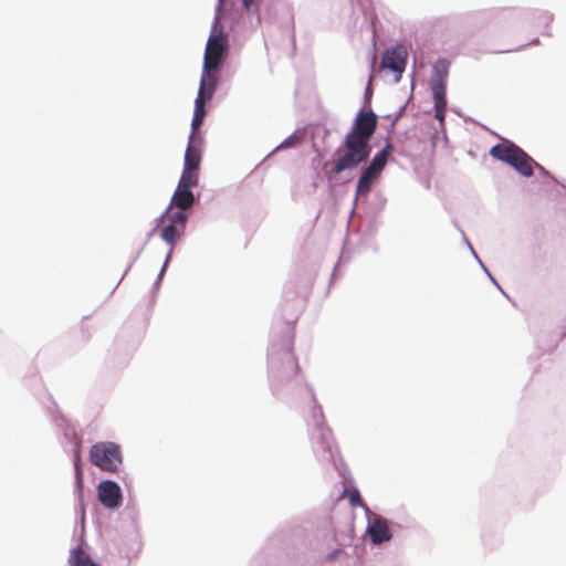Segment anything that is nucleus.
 <instances>
[{
    "label": "nucleus",
    "mask_w": 566,
    "mask_h": 566,
    "mask_svg": "<svg viewBox=\"0 0 566 566\" xmlns=\"http://www.w3.org/2000/svg\"><path fill=\"white\" fill-rule=\"evenodd\" d=\"M377 123L378 116L371 108L366 111L361 107L357 112L349 132L336 150V154L343 150L344 153L326 172L328 180L345 170L357 168L369 158L371 154L370 140L377 129Z\"/></svg>",
    "instance_id": "1"
},
{
    "label": "nucleus",
    "mask_w": 566,
    "mask_h": 566,
    "mask_svg": "<svg viewBox=\"0 0 566 566\" xmlns=\"http://www.w3.org/2000/svg\"><path fill=\"white\" fill-rule=\"evenodd\" d=\"M294 331L289 322L280 338L273 339L268 353L270 386L273 395H279L289 381L298 373L300 366L294 352Z\"/></svg>",
    "instance_id": "2"
},
{
    "label": "nucleus",
    "mask_w": 566,
    "mask_h": 566,
    "mask_svg": "<svg viewBox=\"0 0 566 566\" xmlns=\"http://www.w3.org/2000/svg\"><path fill=\"white\" fill-rule=\"evenodd\" d=\"M217 1L202 63L212 66V72L220 73L229 56V34L221 20L229 13L233 3L231 0Z\"/></svg>",
    "instance_id": "3"
},
{
    "label": "nucleus",
    "mask_w": 566,
    "mask_h": 566,
    "mask_svg": "<svg viewBox=\"0 0 566 566\" xmlns=\"http://www.w3.org/2000/svg\"><path fill=\"white\" fill-rule=\"evenodd\" d=\"M310 392L313 402L310 420V436L313 450L322 462L332 463L337 469L338 451L333 439L332 430L326 423L323 408L317 401L316 395L311 387Z\"/></svg>",
    "instance_id": "4"
},
{
    "label": "nucleus",
    "mask_w": 566,
    "mask_h": 566,
    "mask_svg": "<svg viewBox=\"0 0 566 566\" xmlns=\"http://www.w3.org/2000/svg\"><path fill=\"white\" fill-rule=\"evenodd\" d=\"M90 462L103 472L118 473L124 463L120 444L114 441H98L88 450Z\"/></svg>",
    "instance_id": "5"
},
{
    "label": "nucleus",
    "mask_w": 566,
    "mask_h": 566,
    "mask_svg": "<svg viewBox=\"0 0 566 566\" xmlns=\"http://www.w3.org/2000/svg\"><path fill=\"white\" fill-rule=\"evenodd\" d=\"M408 62V52L403 44L396 43L385 49L380 60V69L395 75V83L401 81Z\"/></svg>",
    "instance_id": "6"
},
{
    "label": "nucleus",
    "mask_w": 566,
    "mask_h": 566,
    "mask_svg": "<svg viewBox=\"0 0 566 566\" xmlns=\"http://www.w3.org/2000/svg\"><path fill=\"white\" fill-rule=\"evenodd\" d=\"M386 163L374 155L370 161L361 168L356 184V193L354 199L355 205L359 196L368 195L373 185L377 181L386 168Z\"/></svg>",
    "instance_id": "7"
},
{
    "label": "nucleus",
    "mask_w": 566,
    "mask_h": 566,
    "mask_svg": "<svg viewBox=\"0 0 566 566\" xmlns=\"http://www.w3.org/2000/svg\"><path fill=\"white\" fill-rule=\"evenodd\" d=\"M97 500L103 507L115 511L123 504V491L117 481L105 479L96 486Z\"/></svg>",
    "instance_id": "8"
},
{
    "label": "nucleus",
    "mask_w": 566,
    "mask_h": 566,
    "mask_svg": "<svg viewBox=\"0 0 566 566\" xmlns=\"http://www.w3.org/2000/svg\"><path fill=\"white\" fill-rule=\"evenodd\" d=\"M202 144L203 138L201 134H193V132H190L181 174L199 176L202 158Z\"/></svg>",
    "instance_id": "9"
},
{
    "label": "nucleus",
    "mask_w": 566,
    "mask_h": 566,
    "mask_svg": "<svg viewBox=\"0 0 566 566\" xmlns=\"http://www.w3.org/2000/svg\"><path fill=\"white\" fill-rule=\"evenodd\" d=\"M367 518L366 533L374 546H381L392 539L389 520L381 515L373 514Z\"/></svg>",
    "instance_id": "10"
},
{
    "label": "nucleus",
    "mask_w": 566,
    "mask_h": 566,
    "mask_svg": "<svg viewBox=\"0 0 566 566\" xmlns=\"http://www.w3.org/2000/svg\"><path fill=\"white\" fill-rule=\"evenodd\" d=\"M450 61L440 57L432 65L430 90L432 95L447 94V77L449 75Z\"/></svg>",
    "instance_id": "11"
},
{
    "label": "nucleus",
    "mask_w": 566,
    "mask_h": 566,
    "mask_svg": "<svg viewBox=\"0 0 566 566\" xmlns=\"http://www.w3.org/2000/svg\"><path fill=\"white\" fill-rule=\"evenodd\" d=\"M219 74L212 72V66L202 63L197 96L203 97L206 102H210L219 86Z\"/></svg>",
    "instance_id": "12"
},
{
    "label": "nucleus",
    "mask_w": 566,
    "mask_h": 566,
    "mask_svg": "<svg viewBox=\"0 0 566 566\" xmlns=\"http://www.w3.org/2000/svg\"><path fill=\"white\" fill-rule=\"evenodd\" d=\"M522 154V148L512 140L505 139L502 143H497L490 149V155L507 166L512 163L514 157Z\"/></svg>",
    "instance_id": "13"
},
{
    "label": "nucleus",
    "mask_w": 566,
    "mask_h": 566,
    "mask_svg": "<svg viewBox=\"0 0 566 566\" xmlns=\"http://www.w3.org/2000/svg\"><path fill=\"white\" fill-rule=\"evenodd\" d=\"M73 468L75 495L77 497L78 506L81 507V511L84 514V475L81 461V449L78 443L75 444L74 449Z\"/></svg>",
    "instance_id": "14"
},
{
    "label": "nucleus",
    "mask_w": 566,
    "mask_h": 566,
    "mask_svg": "<svg viewBox=\"0 0 566 566\" xmlns=\"http://www.w3.org/2000/svg\"><path fill=\"white\" fill-rule=\"evenodd\" d=\"M200 201V195L195 193L193 189L188 190H175L171 199L170 206H175L176 208H185L189 209L197 206Z\"/></svg>",
    "instance_id": "15"
},
{
    "label": "nucleus",
    "mask_w": 566,
    "mask_h": 566,
    "mask_svg": "<svg viewBox=\"0 0 566 566\" xmlns=\"http://www.w3.org/2000/svg\"><path fill=\"white\" fill-rule=\"evenodd\" d=\"M535 160L522 149V154L514 157L510 167H512L521 176L530 178L533 176V166Z\"/></svg>",
    "instance_id": "16"
},
{
    "label": "nucleus",
    "mask_w": 566,
    "mask_h": 566,
    "mask_svg": "<svg viewBox=\"0 0 566 566\" xmlns=\"http://www.w3.org/2000/svg\"><path fill=\"white\" fill-rule=\"evenodd\" d=\"M304 139L305 133L301 132L300 128L295 129L291 135L283 139L271 153H269L265 159L270 158L276 151L297 147L303 143Z\"/></svg>",
    "instance_id": "17"
},
{
    "label": "nucleus",
    "mask_w": 566,
    "mask_h": 566,
    "mask_svg": "<svg viewBox=\"0 0 566 566\" xmlns=\"http://www.w3.org/2000/svg\"><path fill=\"white\" fill-rule=\"evenodd\" d=\"M461 231V234H462V238H463V241L465 242L467 247L469 248V250L471 251V254L472 256L475 259V261L479 263V265L481 266L482 271L486 274V276L489 277V280L492 282L493 285H495L497 287V290L509 298V295L505 293V291L501 287V285L499 284L497 280L493 276V274L489 271L488 266L483 263V261L480 259L479 254L476 253V251L474 250L473 245L471 244V242L469 241L468 237L465 235L464 231L463 230H460Z\"/></svg>",
    "instance_id": "18"
},
{
    "label": "nucleus",
    "mask_w": 566,
    "mask_h": 566,
    "mask_svg": "<svg viewBox=\"0 0 566 566\" xmlns=\"http://www.w3.org/2000/svg\"><path fill=\"white\" fill-rule=\"evenodd\" d=\"M185 233V230H180L178 228V224H172L168 222L160 229V238L163 241H165L168 245L175 248L179 238Z\"/></svg>",
    "instance_id": "19"
},
{
    "label": "nucleus",
    "mask_w": 566,
    "mask_h": 566,
    "mask_svg": "<svg viewBox=\"0 0 566 566\" xmlns=\"http://www.w3.org/2000/svg\"><path fill=\"white\" fill-rule=\"evenodd\" d=\"M69 563L71 566H101L87 554L83 553L80 546H75L70 551Z\"/></svg>",
    "instance_id": "20"
},
{
    "label": "nucleus",
    "mask_w": 566,
    "mask_h": 566,
    "mask_svg": "<svg viewBox=\"0 0 566 566\" xmlns=\"http://www.w3.org/2000/svg\"><path fill=\"white\" fill-rule=\"evenodd\" d=\"M69 563L71 566H101L87 554L83 553L80 546H75L70 551Z\"/></svg>",
    "instance_id": "21"
},
{
    "label": "nucleus",
    "mask_w": 566,
    "mask_h": 566,
    "mask_svg": "<svg viewBox=\"0 0 566 566\" xmlns=\"http://www.w3.org/2000/svg\"><path fill=\"white\" fill-rule=\"evenodd\" d=\"M205 102L203 97L200 96H197L195 99L193 115L191 119V132H193V134H197L196 129L203 123L207 116L208 111L203 105Z\"/></svg>",
    "instance_id": "22"
},
{
    "label": "nucleus",
    "mask_w": 566,
    "mask_h": 566,
    "mask_svg": "<svg viewBox=\"0 0 566 566\" xmlns=\"http://www.w3.org/2000/svg\"><path fill=\"white\" fill-rule=\"evenodd\" d=\"M432 99H433L434 118L440 123L441 126H443L444 120H446L447 105H448L447 94L432 95Z\"/></svg>",
    "instance_id": "23"
},
{
    "label": "nucleus",
    "mask_w": 566,
    "mask_h": 566,
    "mask_svg": "<svg viewBox=\"0 0 566 566\" xmlns=\"http://www.w3.org/2000/svg\"><path fill=\"white\" fill-rule=\"evenodd\" d=\"M191 212L185 208H177L175 211H169V222L178 224L179 231L186 230L187 222Z\"/></svg>",
    "instance_id": "24"
},
{
    "label": "nucleus",
    "mask_w": 566,
    "mask_h": 566,
    "mask_svg": "<svg viewBox=\"0 0 566 566\" xmlns=\"http://www.w3.org/2000/svg\"><path fill=\"white\" fill-rule=\"evenodd\" d=\"M348 503L352 507H361L365 512V516L368 517L371 515V511L367 506V504L363 501L360 491L354 486L348 491L347 494Z\"/></svg>",
    "instance_id": "25"
},
{
    "label": "nucleus",
    "mask_w": 566,
    "mask_h": 566,
    "mask_svg": "<svg viewBox=\"0 0 566 566\" xmlns=\"http://www.w3.org/2000/svg\"><path fill=\"white\" fill-rule=\"evenodd\" d=\"M199 184V176L181 174L176 190L193 189Z\"/></svg>",
    "instance_id": "26"
},
{
    "label": "nucleus",
    "mask_w": 566,
    "mask_h": 566,
    "mask_svg": "<svg viewBox=\"0 0 566 566\" xmlns=\"http://www.w3.org/2000/svg\"><path fill=\"white\" fill-rule=\"evenodd\" d=\"M242 7L249 15H256L258 23H261L260 8L263 0H241Z\"/></svg>",
    "instance_id": "27"
},
{
    "label": "nucleus",
    "mask_w": 566,
    "mask_h": 566,
    "mask_svg": "<svg viewBox=\"0 0 566 566\" xmlns=\"http://www.w3.org/2000/svg\"><path fill=\"white\" fill-rule=\"evenodd\" d=\"M394 149H395V147L390 140V137H387L385 145L382 146V148L379 151H377L375 154V156L387 164L390 155L394 153Z\"/></svg>",
    "instance_id": "28"
},
{
    "label": "nucleus",
    "mask_w": 566,
    "mask_h": 566,
    "mask_svg": "<svg viewBox=\"0 0 566 566\" xmlns=\"http://www.w3.org/2000/svg\"><path fill=\"white\" fill-rule=\"evenodd\" d=\"M347 556L348 555L344 548L336 547L325 555L324 560L326 563H332V562L338 560L340 558H346Z\"/></svg>",
    "instance_id": "29"
},
{
    "label": "nucleus",
    "mask_w": 566,
    "mask_h": 566,
    "mask_svg": "<svg viewBox=\"0 0 566 566\" xmlns=\"http://www.w3.org/2000/svg\"><path fill=\"white\" fill-rule=\"evenodd\" d=\"M534 17L538 19V23L547 27L554 19L553 13L548 11H535Z\"/></svg>",
    "instance_id": "30"
},
{
    "label": "nucleus",
    "mask_w": 566,
    "mask_h": 566,
    "mask_svg": "<svg viewBox=\"0 0 566 566\" xmlns=\"http://www.w3.org/2000/svg\"><path fill=\"white\" fill-rule=\"evenodd\" d=\"M365 19L367 21V29L370 31L371 33V39H373V42L376 41L377 39V30H376V15L375 14H371L370 17L367 15V13L365 12Z\"/></svg>",
    "instance_id": "31"
},
{
    "label": "nucleus",
    "mask_w": 566,
    "mask_h": 566,
    "mask_svg": "<svg viewBox=\"0 0 566 566\" xmlns=\"http://www.w3.org/2000/svg\"><path fill=\"white\" fill-rule=\"evenodd\" d=\"M387 199L382 196H378L375 201L373 202L374 210L376 214H379L386 206Z\"/></svg>",
    "instance_id": "32"
},
{
    "label": "nucleus",
    "mask_w": 566,
    "mask_h": 566,
    "mask_svg": "<svg viewBox=\"0 0 566 566\" xmlns=\"http://www.w3.org/2000/svg\"><path fill=\"white\" fill-rule=\"evenodd\" d=\"M406 107H407V103H405L402 106H400L398 108V111L392 115V120H391V124H390V127H391V132L394 130V127L396 125V123L402 117V115L405 114L406 112Z\"/></svg>",
    "instance_id": "33"
},
{
    "label": "nucleus",
    "mask_w": 566,
    "mask_h": 566,
    "mask_svg": "<svg viewBox=\"0 0 566 566\" xmlns=\"http://www.w3.org/2000/svg\"><path fill=\"white\" fill-rule=\"evenodd\" d=\"M167 269H164L163 266L159 270V273L157 274V277L154 282V291L157 292L160 289L161 282L164 280V276L166 274Z\"/></svg>",
    "instance_id": "34"
},
{
    "label": "nucleus",
    "mask_w": 566,
    "mask_h": 566,
    "mask_svg": "<svg viewBox=\"0 0 566 566\" xmlns=\"http://www.w3.org/2000/svg\"><path fill=\"white\" fill-rule=\"evenodd\" d=\"M534 167L537 168L541 176L548 177V178H552L553 180H555V178L551 175V172L547 169H545L542 165H539L538 163L535 161Z\"/></svg>",
    "instance_id": "35"
},
{
    "label": "nucleus",
    "mask_w": 566,
    "mask_h": 566,
    "mask_svg": "<svg viewBox=\"0 0 566 566\" xmlns=\"http://www.w3.org/2000/svg\"><path fill=\"white\" fill-rule=\"evenodd\" d=\"M390 523V530L392 532V536L397 533H400L403 531V525L398 523V522H395V521H389Z\"/></svg>",
    "instance_id": "36"
},
{
    "label": "nucleus",
    "mask_w": 566,
    "mask_h": 566,
    "mask_svg": "<svg viewBox=\"0 0 566 566\" xmlns=\"http://www.w3.org/2000/svg\"><path fill=\"white\" fill-rule=\"evenodd\" d=\"M125 511H130L129 516H130L133 523L136 524L137 518H138V512L135 509V506H130L129 504H127L125 507Z\"/></svg>",
    "instance_id": "37"
},
{
    "label": "nucleus",
    "mask_w": 566,
    "mask_h": 566,
    "mask_svg": "<svg viewBox=\"0 0 566 566\" xmlns=\"http://www.w3.org/2000/svg\"><path fill=\"white\" fill-rule=\"evenodd\" d=\"M170 203L168 207L164 210V212L157 218V224L159 226L160 222H163L165 219L169 220V211L171 210Z\"/></svg>",
    "instance_id": "38"
},
{
    "label": "nucleus",
    "mask_w": 566,
    "mask_h": 566,
    "mask_svg": "<svg viewBox=\"0 0 566 566\" xmlns=\"http://www.w3.org/2000/svg\"><path fill=\"white\" fill-rule=\"evenodd\" d=\"M174 250H175V248H172V247H170V249L168 250V252H167V254L165 256L164 263L161 265L164 269H168V265H169V263L171 261V258H172Z\"/></svg>",
    "instance_id": "39"
},
{
    "label": "nucleus",
    "mask_w": 566,
    "mask_h": 566,
    "mask_svg": "<svg viewBox=\"0 0 566 566\" xmlns=\"http://www.w3.org/2000/svg\"><path fill=\"white\" fill-rule=\"evenodd\" d=\"M373 96V90L369 87V85L366 86L364 92V99L366 103H368L371 99Z\"/></svg>",
    "instance_id": "40"
},
{
    "label": "nucleus",
    "mask_w": 566,
    "mask_h": 566,
    "mask_svg": "<svg viewBox=\"0 0 566 566\" xmlns=\"http://www.w3.org/2000/svg\"><path fill=\"white\" fill-rule=\"evenodd\" d=\"M136 259H134L130 264L127 266V269L125 270L124 272V275L120 277V280L117 282L116 286L112 290L111 293H114V291L117 289V286L120 284V282L123 281L124 276L128 273V271L130 270V268L133 266L134 262H135Z\"/></svg>",
    "instance_id": "41"
},
{
    "label": "nucleus",
    "mask_w": 566,
    "mask_h": 566,
    "mask_svg": "<svg viewBox=\"0 0 566 566\" xmlns=\"http://www.w3.org/2000/svg\"><path fill=\"white\" fill-rule=\"evenodd\" d=\"M538 43H539L538 38H534V39H533V40H531L528 43L523 44V45H520V46H517L515 50H520L521 48H524V46H527V45H534V44H538Z\"/></svg>",
    "instance_id": "42"
},
{
    "label": "nucleus",
    "mask_w": 566,
    "mask_h": 566,
    "mask_svg": "<svg viewBox=\"0 0 566 566\" xmlns=\"http://www.w3.org/2000/svg\"><path fill=\"white\" fill-rule=\"evenodd\" d=\"M337 268H338V264H336V265L334 266L333 273H332V275H331L329 285H332V284H333V282L336 280V275H337Z\"/></svg>",
    "instance_id": "43"
},
{
    "label": "nucleus",
    "mask_w": 566,
    "mask_h": 566,
    "mask_svg": "<svg viewBox=\"0 0 566 566\" xmlns=\"http://www.w3.org/2000/svg\"><path fill=\"white\" fill-rule=\"evenodd\" d=\"M566 337V326L564 327L563 332L560 333L558 339L556 340V344L554 345V347L560 342L563 340L564 338Z\"/></svg>",
    "instance_id": "44"
},
{
    "label": "nucleus",
    "mask_w": 566,
    "mask_h": 566,
    "mask_svg": "<svg viewBox=\"0 0 566 566\" xmlns=\"http://www.w3.org/2000/svg\"><path fill=\"white\" fill-rule=\"evenodd\" d=\"M157 229H158V224H156V227H154V228L149 231L148 237L153 235V234H154V232H155Z\"/></svg>",
    "instance_id": "45"
},
{
    "label": "nucleus",
    "mask_w": 566,
    "mask_h": 566,
    "mask_svg": "<svg viewBox=\"0 0 566 566\" xmlns=\"http://www.w3.org/2000/svg\"><path fill=\"white\" fill-rule=\"evenodd\" d=\"M370 64H371V67H374V64H375V56L374 55L371 56Z\"/></svg>",
    "instance_id": "46"
},
{
    "label": "nucleus",
    "mask_w": 566,
    "mask_h": 566,
    "mask_svg": "<svg viewBox=\"0 0 566 566\" xmlns=\"http://www.w3.org/2000/svg\"><path fill=\"white\" fill-rule=\"evenodd\" d=\"M324 524L327 526V527H331V522L328 520H325L324 521Z\"/></svg>",
    "instance_id": "47"
},
{
    "label": "nucleus",
    "mask_w": 566,
    "mask_h": 566,
    "mask_svg": "<svg viewBox=\"0 0 566 566\" xmlns=\"http://www.w3.org/2000/svg\"><path fill=\"white\" fill-rule=\"evenodd\" d=\"M512 50L511 49H507L505 51H497V53H503V52H511Z\"/></svg>",
    "instance_id": "48"
},
{
    "label": "nucleus",
    "mask_w": 566,
    "mask_h": 566,
    "mask_svg": "<svg viewBox=\"0 0 566 566\" xmlns=\"http://www.w3.org/2000/svg\"><path fill=\"white\" fill-rule=\"evenodd\" d=\"M543 34L548 35V36H551V35H552V33H551V32H548V31H545Z\"/></svg>",
    "instance_id": "49"
}]
</instances>
